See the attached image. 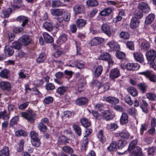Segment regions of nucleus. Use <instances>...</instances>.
I'll return each mask as SVG.
<instances>
[{
	"label": "nucleus",
	"mask_w": 156,
	"mask_h": 156,
	"mask_svg": "<svg viewBox=\"0 0 156 156\" xmlns=\"http://www.w3.org/2000/svg\"><path fill=\"white\" fill-rule=\"evenodd\" d=\"M119 135L122 138H127L129 136V133L127 131H123L119 133Z\"/></svg>",
	"instance_id": "5fc2aeb1"
},
{
	"label": "nucleus",
	"mask_w": 156,
	"mask_h": 156,
	"mask_svg": "<svg viewBox=\"0 0 156 156\" xmlns=\"http://www.w3.org/2000/svg\"><path fill=\"white\" fill-rule=\"evenodd\" d=\"M86 3L88 6L92 7L96 6L98 4V2L95 0H88Z\"/></svg>",
	"instance_id": "a19ab883"
},
{
	"label": "nucleus",
	"mask_w": 156,
	"mask_h": 156,
	"mask_svg": "<svg viewBox=\"0 0 156 156\" xmlns=\"http://www.w3.org/2000/svg\"><path fill=\"white\" fill-rule=\"evenodd\" d=\"M125 102L130 105H132L133 103V101L131 100V97L128 95H126L125 97Z\"/></svg>",
	"instance_id": "e2e57ef3"
},
{
	"label": "nucleus",
	"mask_w": 156,
	"mask_h": 156,
	"mask_svg": "<svg viewBox=\"0 0 156 156\" xmlns=\"http://www.w3.org/2000/svg\"><path fill=\"white\" fill-rule=\"evenodd\" d=\"M101 30L108 36L111 35V31L109 26L107 24H103L101 27Z\"/></svg>",
	"instance_id": "6ab92c4d"
},
{
	"label": "nucleus",
	"mask_w": 156,
	"mask_h": 156,
	"mask_svg": "<svg viewBox=\"0 0 156 156\" xmlns=\"http://www.w3.org/2000/svg\"><path fill=\"white\" fill-rule=\"evenodd\" d=\"M128 122V116L125 113H123L121 116L120 122L121 124L124 125L127 123Z\"/></svg>",
	"instance_id": "393cba45"
},
{
	"label": "nucleus",
	"mask_w": 156,
	"mask_h": 156,
	"mask_svg": "<svg viewBox=\"0 0 156 156\" xmlns=\"http://www.w3.org/2000/svg\"><path fill=\"white\" fill-rule=\"evenodd\" d=\"M68 90V87H58L56 91L57 93L60 96L63 95Z\"/></svg>",
	"instance_id": "a878e982"
},
{
	"label": "nucleus",
	"mask_w": 156,
	"mask_h": 156,
	"mask_svg": "<svg viewBox=\"0 0 156 156\" xmlns=\"http://www.w3.org/2000/svg\"><path fill=\"white\" fill-rule=\"evenodd\" d=\"M0 87L3 90L9 91L11 89V85L9 82L3 81L0 83Z\"/></svg>",
	"instance_id": "2eb2a0df"
},
{
	"label": "nucleus",
	"mask_w": 156,
	"mask_h": 156,
	"mask_svg": "<svg viewBox=\"0 0 156 156\" xmlns=\"http://www.w3.org/2000/svg\"><path fill=\"white\" fill-rule=\"evenodd\" d=\"M138 8L144 12H148L150 10V8L147 3L144 2H140L138 5Z\"/></svg>",
	"instance_id": "423d86ee"
},
{
	"label": "nucleus",
	"mask_w": 156,
	"mask_h": 156,
	"mask_svg": "<svg viewBox=\"0 0 156 156\" xmlns=\"http://www.w3.org/2000/svg\"><path fill=\"white\" fill-rule=\"evenodd\" d=\"M103 70L102 67L101 66H98L95 69L94 71V76L96 77L99 76L102 72Z\"/></svg>",
	"instance_id": "cd10ccee"
},
{
	"label": "nucleus",
	"mask_w": 156,
	"mask_h": 156,
	"mask_svg": "<svg viewBox=\"0 0 156 156\" xmlns=\"http://www.w3.org/2000/svg\"><path fill=\"white\" fill-rule=\"evenodd\" d=\"M147 87V85L143 83H140L138 86V88L143 93H144L146 92Z\"/></svg>",
	"instance_id": "37998d69"
},
{
	"label": "nucleus",
	"mask_w": 156,
	"mask_h": 156,
	"mask_svg": "<svg viewBox=\"0 0 156 156\" xmlns=\"http://www.w3.org/2000/svg\"><path fill=\"white\" fill-rule=\"evenodd\" d=\"M143 11L139 9H136L134 12V15L135 16L134 17L136 18L137 19L141 18L143 16Z\"/></svg>",
	"instance_id": "c85d7f7f"
},
{
	"label": "nucleus",
	"mask_w": 156,
	"mask_h": 156,
	"mask_svg": "<svg viewBox=\"0 0 156 156\" xmlns=\"http://www.w3.org/2000/svg\"><path fill=\"white\" fill-rule=\"evenodd\" d=\"M81 122L82 125L85 127H87L90 126L91 122L87 119L83 118L81 120Z\"/></svg>",
	"instance_id": "79ce46f5"
},
{
	"label": "nucleus",
	"mask_w": 156,
	"mask_h": 156,
	"mask_svg": "<svg viewBox=\"0 0 156 156\" xmlns=\"http://www.w3.org/2000/svg\"><path fill=\"white\" fill-rule=\"evenodd\" d=\"M10 71L7 69H4L0 73V76L3 78L7 79L10 76Z\"/></svg>",
	"instance_id": "bb28decb"
},
{
	"label": "nucleus",
	"mask_w": 156,
	"mask_h": 156,
	"mask_svg": "<svg viewBox=\"0 0 156 156\" xmlns=\"http://www.w3.org/2000/svg\"><path fill=\"white\" fill-rule=\"evenodd\" d=\"M73 127L76 133L79 136H80L81 134V128L79 126L76 125H74Z\"/></svg>",
	"instance_id": "4d7b16f0"
},
{
	"label": "nucleus",
	"mask_w": 156,
	"mask_h": 156,
	"mask_svg": "<svg viewBox=\"0 0 156 156\" xmlns=\"http://www.w3.org/2000/svg\"><path fill=\"white\" fill-rule=\"evenodd\" d=\"M53 98L50 96H48L44 98V101L46 104H50L53 102Z\"/></svg>",
	"instance_id": "6e6d98bb"
},
{
	"label": "nucleus",
	"mask_w": 156,
	"mask_h": 156,
	"mask_svg": "<svg viewBox=\"0 0 156 156\" xmlns=\"http://www.w3.org/2000/svg\"><path fill=\"white\" fill-rule=\"evenodd\" d=\"M74 66L79 69L83 68L84 67V64L83 63H81L78 61L74 62Z\"/></svg>",
	"instance_id": "680f3d73"
},
{
	"label": "nucleus",
	"mask_w": 156,
	"mask_h": 156,
	"mask_svg": "<svg viewBox=\"0 0 156 156\" xmlns=\"http://www.w3.org/2000/svg\"><path fill=\"white\" fill-rule=\"evenodd\" d=\"M105 100L107 102L114 105L117 104L119 101L118 99L113 97H108Z\"/></svg>",
	"instance_id": "5701e85b"
},
{
	"label": "nucleus",
	"mask_w": 156,
	"mask_h": 156,
	"mask_svg": "<svg viewBox=\"0 0 156 156\" xmlns=\"http://www.w3.org/2000/svg\"><path fill=\"white\" fill-rule=\"evenodd\" d=\"M107 45L109 46L111 50H117L119 48V46L116 44L115 42L113 41H109Z\"/></svg>",
	"instance_id": "4be33fe9"
},
{
	"label": "nucleus",
	"mask_w": 156,
	"mask_h": 156,
	"mask_svg": "<svg viewBox=\"0 0 156 156\" xmlns=\"http://www.w3.org/2000/svg\"><path fill=\"white\" fill-rule=\"evenodd\" d=\"M67 38L66 35L65 34H62L58 38L57 40V43L61 44L65 42L67 40Z\"/></svg>",
	"instance_id": "72a5a7b5"
},
{
	"label": "nucleus",
	"mask_w": 156,
	"mask_h": 156,
	"mask_svg": "<svg viewBox=\"0 0 156 156\" xmlns=\"http://www.w3.org/2000/svg\"><path fill=\"white\" fill-rule=\"evenodd\" d=\"M54 21L56 22L55 27L57 28L61 24V23H62L63 25V27L66 26L65 22L63 20V19L62 18L58 17L55 19Z\"/></svg>",
	"instance_id": "412c9836"
},
{
	"label": "nucleus",
	"mask_w": 156,
	"mask_h": 156,
	"mask_svg": "<svg viewBox=\"0 0 156 156\" xmlns=\"http://www.w3.org/2000/svg\"><path fill=\"white\" fill-rule=\"evenodd\" d=\"M19 41L24 46H27L32 41V39L28 35H23L20 37Z\"/></svg>",
	"instance_id": "39448f33"
},
{
	"label": "nucleus",
	"mask_w": 156,
	"mask_h": 156,
	"mask_svg": "<svg viewBox=\"0 0 156 156\" xmlns=\"http://www.w3.org/2000/svg\"><path fill=\"white\" fill-rule=\"evenodd\" d=\"M142 74L146 76L151 81L153 82H156V76L151 72L147 71L142 72Z\"/></svg>",
	"instance_id": "1a4fd4ad"
},
{
	"label": "nucleus",
	"mask_w": 156,
	"mask_h": 156,
	"mask_svg": "<svg viewBox=\"0 0 156 156\" xmlns=\"http://www.w3.org/2000/svg\"><path fill=\"white\" fill-rule=\"evenodd\" d=\"M58 142L59 145L68 143L67 138L64 136L59 137L58 139Z\"/></svg>",
	"instance_id": "a18cd8bd"
},
{
	"label": "nucleus",
	"mask_w": 156,
	"mask_h": 156,
	"mask_svg": "<svg viewBox=\"0 0 156 156\" xmlns=\"http://www.w3.org/2000/svg\"><path fill=\"white\" fill-rule=\"evenodd\" d=\"M100 59L108 61L109 66L113 65V62L112 61V58L110 55L108 53L105 52L103 53L99 57Z\"/></svg>",
	"instance_id": "20e7f679"
},
{
	"label": "nucleus",
	"mask_w": 156,
	"mask_h": 156,
	"mask_svg": "<svg viewBox=\"0 0 156 156\" xmlns=\"http://www.w3.org/2000/svg\"><path fill=\"white\" fill-rule=\"evenodd\" d=\"M140 21L136 18L132 17L130 24V27L132 29H135L138 27Z\"/></svg>",
	"instance_id": "4468645a"
},
{
	"label": "nucleus",
	"mask_w": 156,
	"mask_h": 156,
	"mask_svg": "<svg viewBox=\"0 0 156 156\" xmlns=\"http://www.w3.org/2000/svg\"><path fill=\"white\" fill-rule=\"evenodd\" d=\"M140 67V65L138 63H128L126 66V68L128 70H136Z\"/></svg>",
	"instance_id": "f8f14e48"
},
{
	"label": "nucleus",
	"mask_w": 156,
	"mask_h": 156,
	"mask_svg": "<svg viewBox=\"0 0 156 156\" xmlns=\"http://www.w3.org/2000/svg\"><path fill=\"white\" fill-rule=\"evenodd\" d=\"M11 12L12 9L10 8L3 10L1 12V16L4 18H8Z\"/></svg>",
	"instance_id": "b1692460"
},
{
	"label": "nucleus",
	"mask_w": 156,
	"mask_h": 156,
	"mask_svg": "<svg viewBox=\"0 0 156 156\" xmlns=\"http://www.w3.org/2000/svg\"><path fill=\"white\" fill-rule=\"evenodd\" d=\"M75 14L82 13L84 12L85 7L83 5H77L73 8Z\"/></svg>",
	"instance_id": "f3484780"
},
{
	"label": "nucleus",
	"mask_w": 156,
	"mask_h": 156,
	"mask_svg": "<svg viewBox=\"0 0 156 156\" xmlns=\"http://www.w3.org/2000/svg\"><path fill=\"white\" fill-rule=\"evenodd\" d=\"M6 111L5 110L3 112H0V118H3L5 119H9V115H6Z\"/></svg>",
	"instance_id": "864d4df0"
},
{
	"label": "nucleus",
	"mask_w": 156,
	"mask_h": 156,
	"mask_svg": "<svg viewBox=\"0 0 156 156\" xmlns=\"http://www.w3.org/2000/svg\"><path fill=\"white\" fill-rule=\"evenodd\" d=\"M37 127L42 132H45L47 129L46 126L42 123H40L38 124Z\"/></svg>",
	"instance_id": "3c124183"
},
{
	"label": "nucleus",
	"mask_w": 156,
	"mask_h": 156,
	"mask_svg": "<svg viewBox=\"0 0 156 156\" xmlns=\"http://www.w3.org/2000/svg\"><path fill=\"white\" fill-rule=\"evenodd\" d=\"M30 136L31 138V142L33 145L39 146L41 142L38 138V134L35 131H32L30 133Z\"/></svg>",
	"instance_id": "7ed1b4c3"
},
{
	"label": "nucleus",
	"mask_w": 156,
	"mask_h": 156,
	"mask_svg": "<svg viewBox=\"0 0 156 156\" xmlns=\"http://www.w3.org/2000/svg\"><path fill=\"white\" fill-rule=\"evenodd\" d=\"M129 35L127 32H122L120 34V37L124 39H128L129 38Z\"/></svg>",
	"instance_id": "052dcab7"
},
{
	"label": "nucleus",
	"mask_w": 156,
	"mask_h": 156,
	"mask_svg": "<svg viewBox=\"0 0 156 156\" xmlns=\"http://www.w3.org/2000/svg\"><path fill=\"white\" fill-rule=\"evenodd\" d=\"M4 52L6 56H11L13 54L14 50L11 46L7 45L5 48Z\"/></svg>",
	"instance_id": "a211bd4d"
},
{
	"label": "nucleus",
	"mask_w": 156,
	"mask_h": 156,
	"mask_svg": "<svg viewBox=\"0 0 156 156\" xmlns=\"http://www.w3.org/2000/svg\"><path fill=\"white\" fill-rule=\"evenodd\" d=\"M51 13L54 16H59L62 14V11L60 9H52L51 10Z\"/></svg>",
	"instance_id": "58836bf2"
},
{
	"label": "nucleus",
	"mask_w": 156,
	"mask_h": 156,
	"mask_svg": "<svg viewBox=\"0 0 156 156\" xmlns=\"http://www.w3.org/2000/svg\"><path fill=\"white\" fill-rule=\"evenodd\" d=\"M102 115L103 119L107 121L112 119L114 117L112 112L110 110H106L103 112Z\"/></svg>",
	"instance_id": "9d476101"
},
{
	"label": "nucleus",
	"mask_w": 156,
	"mask_h": 156,
	"mask_svg": "<svg viewBox=\"0 0 156 156\" xmlns=\"http://www.w3.org/2000/svg\"><path fill=\"white\" fill-rule=\"evenodd\" d=\"M22 46L21 43L16 41L13 42L12 44V47L17 50H20Z\"/></svg>",
	"instance_id": "49530a36"
},
{
	"label": "nucleus",
	"mask_w": 156,
	"mask_h": 156,
	"mask_svg": "<svg viewBox=\"0 0 156 156\" xmlns=\"http://www.w3.org/2000/svg\"><path fill=\"white\" fill-rule=\"evenodd\" d=\"M104 39L100 37H95L91 41L90 43L92 45H96L104 42Z\"/></svg>",
	"instance_id": "ddd939ff"
},
{
	"label": "nucleus",
	"mask_w": 156,
	"mask_h": 156,
	"mask_svg": "<svg viewBox=\"0 0 156 156\" xmlns=\"http://www.w3.org/2000/svg\"><path fill=\"white\" fill-rule=\"evenodd\" d=\"M46 58V55L45 53H42L40 54L39 56L36 59L37 63L43 62Z\"/></svg>",
	"instance_id": "e433bc0d"
},
{
	"label": "nucleus",
	"mask_w": 156,
	"mask_h": 156,
	"mask_svg": "<svg viewBox=\"0 0 156 156\" xmlns=\"http://www.w3.org/2000/svg\"><path fill=\"white\" fill-rule=\"evenodd\" d=\"M43 35L45 41L47 42L50 43L53 41V40L52 37L47 33L44 32L43 34Z\"/></svg>",
	"instance_id": "c756f323"
},
{
	"label": "nucleus",
	"mask_w": 156,
	"mask_h": 156,
	"mask_svg": "<svg viewBox=\"0 0 156 156\" xmlns=\"http://www.w3.org/2000/svg\"><path fill=\"white\" fill-rule=\"evenodd\" d=\"M112 11V9L111 8H107L102 10L100 12V14L102 16H108L110 14Z\"/></svg>",
	"instance_id": "473e14b6"
},
{
	"label": "nucleus",
	"mask_w": 156,
	"mask_h": 156,
	"mask_svg": "<svg viewBox=\"0 0 156 156\" xmlns=\"http://www.w3.org/2000/svg\"><path fill=\"white\" fill-rule=\"evenodd\" d=\"M24 29V28L23 27H15L13 29V32L15 34H17L18 33L21 32Z\"/></svg>",
	"instance_id": "774afa93"
},
{
	"label": "nucleus",
	"mask_w": 156,
	"mask_h": 156,
	"mask_svg": "<svg viewBox=\"0 0 156 156\" xmlns=\"http://www.w3.org/2000/svg\"><path fill=\"white\" fill-rule=\"evenodd\" d=\"M128 92L133 96L135 97L138 94V93L135 88L133 87H129L127 89Z\"/></svg>",
	"instance_id": "c9c22d12"
},
{
	"label": "nucleus",
	"mask_w": 156,
	"mask_h": 156,
	"mask_svg": "<svg viewBox=\"0 0 156 156\" xmlns=\"http://www.w3.org/2000/svg\"><path fill=\"white\" fill-rule=\"evenodd\" d=\"M21 114L22 117L31 123L33 122L36 115V114L31 110H27L26 112H22Z\"/></svg>",
	"instance_id": "f03ea898"
},
{
	"label": "nucleus",
	"mask_w": 156,
	"mask_h": 156,
	"mask_svg": "<svg viewBox=\"0 0 156 156\" xmlns=\"http://www.w3.org/2000/svg\"><path fill=\"white\" fill-rule=\"evenodd\" d=\"M88 101V99L85 97H82L77 99L76 101V104L80 105H83L87 104Z\"/></svg>",
	"instance_id": "dca6fc26"
},
{
	"label": "nucleus",
	"mask_w": 156,
	"mask_h": 156,
	"mask_svg": "<svg viewBox=\"0 0 156 156\" xmlns=\"http://www.w3.org/2000/svg\"><path fill=\"white\" fill-rule=\"evenodd\" d=\"M117 57L119 59H123L125 58L126 55L123 52L117 51L115 54Z\"/></svg>",
	"instance_id": "09e8293b"
},
{
	"label": "nucleus",
	"mask_w": 156,
	"mask_h": 156,
	"mask_svg": "<svg viewBox=\"0 0 156 156\" xmlns=\"http://www.w3.org/2000/svg\"><path fill=\"white\" fill-rule=\"evenodd\" d=\"M140 46L142 50L146 51L150 48V45L147 41H144L141 43Z\"/></svg>",
	"instance_id": "ea45409f"
},
{
	"label": "nucleus",
	"mask_w": 156,
	"mask_h": 156,
	"mask_svg": "<svg viewBox=\"0 0 156 156\" xmlns=\"http://www.w3.org/2000/svg\"><path fill=\"white\" fill-rule=\"evenodd\" d=\"M16 21L22 22L21 26L24 27L27 23L28 21V18L26 16H18L16 19Z\"/></svg>",
	"instance_id": "9b49d317"
},
{
	"label": "nucleus",
	"mask_w": 156,
	"mask_h": 156,
	"mask_svg": "<svg viewBox=\"0 0 156 156\" xmlns=\"http://www.w3.org/2000/svg\"><path fill=\"white\" fill-rule=\"evenodd\" d=\"M86 24V21L83 19H79L76 21V24L77 27L80 28H82Z\"/></svg>",
	"instance_id": "f704fd0d"
},
{
	"label": "nucleus",
	"mask_w": 156,
	"mask_h": 156,
	"mask_svg": "<svg viewBox=\"0 0 156 156\" xmlns=\"http://www.w3.org/2000/svg\"><path fill=\"white\" fill-rule=\"evenodd\" d=\"M127 47L131 50H133L134 49V44L132 41H127L126 43Z\"/></svg>",
	"instance_id": "bf43d9fd"
},
{
	"label": "nucleus",
	"mask_w": 156,
	"mask_h": 156,
	"mask_svg": "<svg viewBox=\"0 0 156 156\" xmlns=\"http://www.w3.org/2000/svg\"><path fill=\"white\" fill-rule=\"evenodd\" d=\"M123 147H108L107 149L110 151H116L117 150L122 149Z\"/></svg>",
	"instance_id": "69168bd1"
},
{
	"label": "nucleus",
	"mask_w": 156,
	"mask_h": 156,
	"mask_svg": "<svg viewBox=\"0 0 156 156\" xmlns=\"http://www.w3.org/2000/svg\"><path fill=\"white\" fill-rule=\"evenodd\" d=\"M98 137L99 138L101 142L102 143L105 141V138L103 135V131L102 130H100L98 134Z\"/></svg>",
	"instance_id": "338daca9"
},
{
	"label": "nucleus",
	"mask_w": 156,
	"mask_h": 156,
	"mask_svg": "<svg viewBox=\"0 0 156 156\" xmlns=\"http://www.w3.org/2000/svg\"><path fill=\"white\" fill-rule=\"evenodd\" d=\"M9 154L8 147H3V149L0 151V156H9Z\"/></svg>",
	"instance_id": "7c9ffc66"
},
{
	"label": "nucleus",
	"mask_w": 156,
	"mask_h": 156,
	"mask_svg": "<svg viewBox=\"0 0 156 156\" xmlns=\"http://www.w3.org/2000/svg\"><path fill=\"white\" fill-rule=\"evenodd\" d=\"M120 74V72L119 69L116 68L113 69L110 72V77L113 80L119 77Z\"/></svg>",
	"instance_id": "6e6552de"
},
{
	"label": "nucleus",
	"mask_w": 156,
	"mask_h": 156,
	"mask_svg": "<svg viewBox=\"0 0 156 156\" xmlns=\"http://www.w3.org/2000/svg\"><path fill=\"white\" fill-rule=\"evenodd\" d=\"M155 17V16L154 14H150L147 17L145 21V23L146 24H150L154 21Z\"/></svg>",
	"instance_id": "2f4dec72"
},
{
	"label": "nucleus",
	"mask_w": 156,
	"mask_h": 156,
	"mask_svg": "<svg viewBox=\"0 0 156 156\" xmlns=\"http://www.w3.org/2000/svg\"><path fill=\"white\" fill-rule=\"evenodd\" d=\"M66 6L65 4H62L61 2L59 1H55L52 2V6L53 8H55L59 6Z\"/></svg>",
	"instance_id": "de8ad7c7"
},
{
	"label": "nucleus",
	"mask_w": 156,
	"mask_h": 156,
	"mask_svg": "<svg viewBox=\"0 0 156 156\" xmlns=\"http://www.w3.org/2000/svg\"><path fill=\"white\" fill-rule=\"evenodd\" d=\"M146 96L147 98L151 101H154L156 98V95L154 94L151 92L147 93L146 94Z\"/></svg>",
	"instance_id": "8fccbe9b"
},
{
	"label": "nucleus",
	"mask_w": 156,
	"mask_h": 156,
	"mask_svg": "<svg viewBox=\"0 0 156 156\" xmlns=\"http://www.w3.org/2000/svg\"><path fill=\"white\" fill-rule=\"evenodd\" d=\"M133 56L135 59L138 62H142L144 61L143 55L141 53L136 52L133 54Z\"/></svg>",
	"instance_id": "aec40b11"
},
{
	"label": "nucleus",
	"mask_w": 156,
	"mask_h": 156,
	"mask_svg": "<svg viewBox=\"0 0 156 156\" xmlns=\"http://www.w3.org/2000/svg\"><path fill=\"white\" fill-rule=\"evenodd\" d=\"M147 60L153 62L156 57V51L154 49H151L148 51L146 54Z\"/></svg>",
	"instance_id": "0eeeda50"
},
{
	"label": "nucleus",
	"mask_w": 156,
	"mask_h": 156,
	"mask_svg": "<svg viewBox=\"0 0 156 156\" xmlns=\"http://www.w3.org/2000/svg\"><path fill=\"white\" fill-rule=\"evenodd\" d=\"M129 114L132 116H135L137 114V111L136 109L134 107L131 108L128 110Z\"/></svg>",
	"instance_id": "603ef678"
},
{
	"label": "nucleus",
	"mask_w": 156,
	"mask_h": 156,
	"mask_svg": "<svg viewBox=\"0 0 156 156\" xmlns=\"http://www.w3.org/2000/svg\"><path fill=\"white\" fill-rule=\"evenodd\" d=\"M46 89L48 90H53L55 88V86L52 83H48L45 85Z\"/></svg>",
	"instance_id": "13d9d810"
},
{
	"label": "nucleus",
	"mask_w": 156,
	"mask_h": 156,
	"mask_svg": "<svg viewBox=\"0 0 156 156\" xmlns=\"http://www.w3.org/2000/svg\"><path fill=\"white\" fill-rule=\"evenodd\" d=\"M43 27L47 31L51 32L53 30L52 25L50 23L46 22L44 23Z\"/></svg>",
	"instance_id": "4c0bfd02"
},
{
	"label": "nucleus",
	"mask_w": 156,
	"mask_h": 156,
	"mask_svg": "<svg viewBox=\"0 0 156 156\" xmlns=\"http://www.w3.org/2000/svg\"><path fill=\"white\" fill-rule=\"evenodd\" d=\"M127 151L130 154V156H140L142 149L140 147H128L126 150L123 152H118L119 155H122L126 153Z\"/></svg>",
	"instance_id": "f257e3e1"
},
{
	"label": "nucleus",
	"mask_w": 156,
	"mask_h": 156,
	"mask_svg": "<svg viewBox=\"0 0 156 156\" xmlns=\"http://www.w3.org/2000/svg\"><path fill=\"white\" fill-rule=\"evenodd\" d=\"M15 135L17 137L21 136H26L27 135V133L23 130H20L16 132Z\"/></svg>",
	"instance_id": "c03bdc74"
},
{
	"label": "nucleus",
	"mask_w": 156,
	"mask_h": 156,
	"mask_svg": "<svg viewBox=\"0 0 156 156\" xmlns=\"http://www.w3.org/2000/svg\"><path fill=\"white\" fill-rule=\"evenodd\" d=\"M19 117L18 116H16L13 117L11 120L10 125L11 126H12L13 125L17 123L18 121Z\"/></svg>",
	"instance_id": "0e129e2a"
}]
</instances>
